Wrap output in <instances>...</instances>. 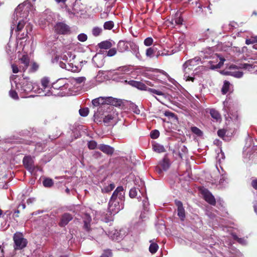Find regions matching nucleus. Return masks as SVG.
<instances>
[{
    "label": "nucleus",
    "mask_w": 257,
    "mask_h": 257,
    "mask_svg": "<svg viewBox=\"0 0 257 257\" xmlns=\"http://www.w3.org/2000/svg\"><path fill=\"white\" fill-rule=\"evenodd\" d=\"M26 36L27 35V34L29 33V32H31L32 30V26L30 24V23H29L27 25L26 27Z\"/></svg>",
    "instance_id": "obj_59"
},
{
    "label": "nucleus",
    "mask_w": 257,
    "mask_h": 257,
    "mask_svg": "<svg viewBox=\"0 0 257 257\" xmlns=\"http://www.w3.org/2000/svg\"><path fill=\"white\" fill-rule=\"evenodd\" d=\"M226 179H227V178L225 176V175L222 174L221 175V178L220 179V181H219L220 183V184H223V182L226 181Z\"/></svg>",
    "instance_id": "obj_63"
},
{
    "label": "nucleus",
    "mask_w": 257,
    "mask_h": 257,
    "mask_svg": "<svg viewBox=\"0 0 257 257\" xmlns=\"http://www.w3.org/2000/svg\"><path fill=\"white\" fill-rule=\"evenodd\" d=\"M38 69V65L37 63L34 62V63H33V64L31 66V67L29 70V71L30 72H34L36 71V70H37Z\"/></svg>",
    "instance_id": "obj_56"
},
{
    "label": "nucleus",
    "mask_w": 257,
    "mask_h": 257,
    "mask_svg": "<svg viewBox=\"0 0 257 257\" xmlns=\"http://www.w3.org/2000/svg\"><path fill=\"white\" fill-rule=\"evenodd\" d=\"M183 20L181 16V14L180 13H176L174 17V18L172 19L171 21V23L173 26H180L183 24Z\"/></svg>",
    "instance_id": "obj_19"
},
{
    "label": "nucleus",
    "mask_w": 257,
    "mask_h": 257,
    "mask_svg": "<svg viewBox=\"0 0 257 257\" xmlns=\"http://www.w3.org/2000/svg\"><path fill=\"white\" fill-rule=\"evenodd\" d=\"M251 185L253 188L257 190V179L253 180L251 182Z\"/></svg>",
    "instance_id": "obj_64"
},
{
    "label": "nucleus",
    "mask_w": 257,
    "mask_h": 257,
    "mask_svg": "<svg viewBox=\"0 0 257 257\" xmlns=\"http://www.w3.org/2000/svg\"><path fill=\"white\" fill-rule=\"evenodd\" d=\"M49 80L48 78H43L41 80L42 89H45L49 87Z\"/></svg>",
    "instance_id": "obj_38"
},
{
    "label": "nucleus",
    "mask_w": 257,
    "mask_h": 257,
    "mask_svg": "<svg viewBox=\"0 0 257 257\" xmlns=\"http://www.w3.org/2000/svg\"><path fill=\"white\" fill-rule=\"evenodd\" d=\"M109 237L112 240L119 241L123 238V236L121 235L120 232L116 229H112L108 232Z\"/></svg>",
    "instance_id": "obj_16"
},
{
    "label": "nucleus",
    "mask_w": 257,
    "mask_h": 257,
    "mask_svg": "<svg viewBox=\"0 0 257 257\" xmlns=\"http://www.w3.org/2000/svg\"><path fill=\"white\" fill-rule=\"evenodd\" d=\"M252 148L250 146H248L246 145L245 146L243 150V155L246 158H249L251 154L252 153Z\"/></svg>",
    "instance_id": "obj_33"
},
{
    "label": "nucleus",
    "mask_w": 257,
    "mask_h": 257,
    "mask_svg": "<svg viewBox=\"0 0 257 257\" xmlns=\"http://www.w3.org/2000/svg\"><path fill=\"white\" fill-rule=\"evenodd\" d=\"M147 90H148V91H149L150 92H151L152 93L156 94L158 95H164V93L162 91L155 89L147 88Z\"/></svg>",
    "instance_id": "obj_47"
},
{
    "label": "nucleus",
    "mask_w": 257,
    "mask_h": 257,
    "mask_svg": "<svg viewBox=\"0 0 257 257\" xmlns=\"http://www.w3.org/2000/svg\"><path fill=\"white\" fill-rule=\"evenodd\" d=\"M14 241V248L15 249H22L25 247L27 244V240L25 239L22 233L17 232L13 236Z\"/></svg>",
    "instance_id": "obj_5"
},
{
    "label": "nucleus",
    "mask_w": 257,
    "mask_h": 257,
    "mask_svg": "<svg viewBox=\"0 0 257 257\" xmlns=\"http://www.w3.org/2000/svg\"><path fill=\"white\" fill-rule=\"evenodd\" d=\"M170 166V162L167 155L161 161L158 165L156 167V170L159 174L162 173L163 171H167Z\"/></svg>",
    "instance_id": "obj_7"
},
{
    "label": "nucleus",
    "mask_w": 257,
    "mask_h": 257,
    "mask_svg": "<svg viewBox=\"0 0 257 257\" xmlns=\"http://www.w3.org/2000/svg\"><path fill=\"white\" fill-rule=\"evenodd\" d=\"M33 9L32 5L28 1L20 4L17 7L13 16L11 33L14 29L16 32L22 30L26 24L25 20L27 19L29 12L32 11Z\"/></svg>",
    "instance_id": "obj_1"
},
{
    "label": "nucleus",
    "mask_w": 257,
    "mask_h": 257,
    "mask_svg": "<svg viewBox=\"0 0 257 257\" xmlns=\"http://www.w3.org/2000/svg\"><path fill=\"white\" fill-rule=\"evenodd\" d=\"M98 149L108 155H111L114 152L113 148L107 145L101 144L99 146Z\"/></svg>",
    "instance_id": "obj_17"
},
{
    "label": "nucleus",
    "mask_w": 257,
    "mask_h": 257,
    "mask_svg": "<svg viewBox=\"0 0 257 257\" xmlns=\"http://www.w3.org/2000/svg\"><path fill=\"white\" fill-rule=\"evenodd\" d=\"M191 130L193 133L198 137H201L203 135V132L199 128L196 126L191 127Z\"/></svg>",
    "instance_id": "obj_37"
},
{
    "label": "nucleus",
    "mask_w": 257,
    "mask_h": 257,
    "mask_svg": "<svg viewBox=\"0 0 257 257\" xmlns=\"http://www.w3.org/2000/svg\"><path fill=\"white\" fill-rule=\"evenodd\" d=\"M232 236L234 239L237 240L239 243L241 244H245L246 243V241L245 239L243 238H239L236 234H233Z\"/></svg>",
    "instance_id": "obj_43"
},
{
    "label": "nucleus",
    "mask_w": 257,
    "mask_h": 257,
    "mask_svg": "<svg viewBox=\"0 0 257 257\" xmlns=\"http://www.w3.org/2000/svg\"><path fill=\"white\" fill-rule=\"evenodd\" d=\"M14 83L16 89L17 90L20 96L22 98L26 97L28 93L34 89L33 83L29 80V78L28 77L19 79V81L15 80Z\"/></svg>",
    "instance_id": "obj_3"
},
{
    "label": "nucleus",
    "mask_w": 257,
    "mask_h": 257,
    "mask_svg": "<svg viewBox=\"0 0 257 257\" xmlns=\"http://www.w3.org/2000/svg\"><path fill=\"white\" fill-rule=\"evenodd\" d=\"M92 104L95 106L99 107L98 111H100L105 104H110L113 106H119L121 104V101L112 97H99L94 99L92 101Z\"/></svg>",
    "instance_id": "obj_4"
},
{
    "label": "nucleus",
    "mask_w": 257,
    "mask_h": 257,
    "mask_svg": "<svg viewBox=\"0 0 257 257\" xmlns=\"http://www.w3.org/2000/svg\"><path fill=\"white\" fill-rule=\"evenodd\" d=\"M102 32V29L99 27H94L92 29V34L94 36H99Z\"/></svg>",
    "instance_id": "obj_42"
},
{
    "label": "nucleus",
    "mask_w": 257,
    "mask_h": 257,
    "mask_svg": "<svg viewBox=\"0 0 257 257\" xmlns=\"http://www.w3.org/2000/svg\"><path fill=\"white\" fill-rule=\"evenodd\" d=\"M93 156L96 158H100L101 157V153L98 151H95L93 153Z\"/></svg>",
    "instance_id": "obj_60"
},
{
    "label": "nucleus",
    "mask_w": 257,
    "mask_h": 257,
    "mask_svg": "<svg viewBox=\"0 0 257 257\" xmlns=\"http://www.w3.org/2000/svg\"><path fill=\"white\" fill-rule=\"evenodd\" d=\"M117 114L114 111H113L112 113L108 114L107 115H105L103 118V122L106 124H108L110 123L116 116Z\"/></svg>",
    "instance_id": "obj_23"
},
{
    "label": "nucleus",
    "mask_w": 257,
    "mask_h": 257,
    "mask_svg": "<svg viewBox=\"0 0 257 257\" xmlns=\"http://www.w3.org/2000/svg\"><path fill=\"white\" fill-rule=\"evenodd\" d=\"M112 256V252L111 250L106 249L104 250L100 257H111Z\"/></svg>",
    "instance_id": "obj_49"
},
{
    "label": "nucleus",
    "mask_w": 257,
    "mask_h": 257,
    "mask_svg": "<svg viewBox=\"0 0 257 257\" xmlns=\"http://www.w3.org/2000/svg\"><path fill=\"white\" fill-rule=\"evenodd\" d=\"M129 195L131 198H135L137 195V191L136 188H133L130 190Z\"/></svg>",
    "instance_id": "obj_54"
},
{
    "label": "nucleus",
    "mask_w": 257,
    "mask_h": 257,
    "mask_svg": "<svg viewBox=\"0 0 257 257\" xmlns=\"http://www.w3.org/2000/svg\"><path fill=\"white\" fill-rule=\"evenodd\" d=\"M23 164L25 167L29 171L33 170L34 165L33 161L30 157H25L23 160Z\"/></svg>",
    "instance_id": "obj_21"
},
{
    "label": "nucleus",
    "mask_w": 257,
    "mask_h": 257,
    "mask_svg": "<svg viewBox=\"0 0 257 257\" xmlns=\"http://www.w3.org/2000/svg\"><path fill=\"white\" fill-rule=\"evenodd\" d=\"M19 57L20 71L25 72L29 66L30 58L27 54H24L21 57Z\"/></svg>",
    "instance_id": "obj_8"
},
{
    "label": "nucleus",
    "mask_w": 257,
    "mask_h": 257,
    "mask_svg": "<svg viewBox=\"0 0 257 257\" xmlns=\"http://www.w3.org/2000/svg\"><path fill=\"white\" fill-rule=\"evenodd\" d=\"M117 71L118 72H115L113 74V76L118 75L119 74L122 75V74H125V73L130 71V69L127 66H124L119 67L117 69Z\"/></svg>",
    "instance_id": "obj_28"
},
{
    "label": "nucleus",
    "mask_w": 257,
    "mask_h": 257,
    "mask_svg": "<svg viewBox=\"0 0 257 257\" xmlns=\"http://www.w3.org/2000/svg\"><path fill=\"white\" fill-rule=\"evenodd\" d=\"M144 44L146 46H150L153 43V39L151 37H148L144 40Z\"/></svg>",
    "instance_id": "obj_51"
},
{
    "label": "nucleus",
    "mask_w": 257,
    "mask_h": 257,
    "mask_svg": "<svg viewBox=\"0 0 257 257\" xmlns=\"http://www.w3.org/2000/svg\"><path fill=\"white\" fill-rule=\"evenodd\" d=\"M91 221V217L87 214H85L84 217V226L87 230H89L90 227V222Z\"/></svg>",
    "instance_id": "obj_24"
},
{
    "label": "nucleus",
    "mask_w": 257,
    "mask_h": 257,
    "mask_svg": "<svg viewBox=\"0 0 257 257\" xmlns=\"http://www.w3.org/2000/svg\"><path fill=\"white\" fill-rule=\"evenodd\" d=\"M124 195L123 188L118 186L113 192L108 203V211L115 214L123 208Z\"/></svg>",
    "instance_id": "obj_2"
},
{
    "label": "nucleus",
    "mask_w": 257,
    "mask_h": 257,
    "mask_svg": "<svg viewBox=\"0 0 257 257\" xmlns=\"http://www.w3.org/2000/svg\"><path fill=\"white\" fill-rule=\"evenodd\" d=\"M159 131L155 130L151 132L150 136L152 139H156L159 137Z\"/></svg>",
    "instance_id": "obj_48"
},
{
    "label": "nucleus",
    "mask_w": 257,
    "mask_h": 257,
    "mask_svg": "<svg viewBox=\"0 0 257 257\" xmlns=\"http://www.w3.org/2000/svg\"><path fill=\"white\" fill-rule=\"evenodd\" d=\"M124 82L129 85L142 90H147V86L143 82L135 80H125Z\"/></svg>",
    "instance_id": "obj_12"
},
{
    "label": "nucleus",
    "mask_w": 257,
    "mask_h": 257,
    "mask_svg": "<svg viewBox=\"0 0 257 257\" xmlns=\"http://www.w3.org/2000/svg\"><path fill=\"white\" fill-rule=\"evenodd\" d=\"M143 198H144V199L142 200L143 206L144 207L145 211L147 212L148 211V210H147V206L149 205V202H148V198L146 196H143Z\"/></svg>",
    "instance_id": "obj_55"
},
{
    "label": "nucleus",
    "mask_w": 257,
    "mask_h": 257,
    "mask_svg": "<svg viewBox=\"0 0 257 257\" xmlns=\"http://www.w3.org/2000/svg\"><path fill=\"white\" fill-rule=\"evenodd\" d=\"M77 39L79 41L84 42L87 40V36L85 34L81 33L78 35Z\"/></svg>",
    "instance_id": "obj_45"
},
{
    "label": "nucleus",
    "mask_w": 257,
    "mask_h": 257,
    "mask_svg": "<svg viewBox=\"0 0 257 257\" xmlns=\"http://www.w3.org/2000/svg\"><path fill=\"white\" fill-rule=\"evenodd\" d=\"M202 194L204 196V199L211 205H214L216 203L215 199L212 194L207 190H203Z\"/></svg>",
    "instance_id": "obj_13"
},
{
    "label": "nucleus",
    "mask_w": 257,
    "mask_h": 257,
    "mask_svg": "<svg viewBox=\"0 0 257 257\" xmlns=\"http://www.w3.org/2000/svg\"><path fill=\"white\" fill-rule=\"evenodd\" d=\"M94 79L95 81L99 83L103 82L106 79L104 72L99 71Z\"/></svg>",
    "instance_id": "obj_22"
},
{
    "label": "nucleus",
    "mask_w": 257,
    "mask_h": 257,
    "mask_svg": "<svg viewBox=\"0 0 257 257\" xmlns=\"http://www.w3.org/2000/svg\"><path fill=\"white\" fill-rule=\"evenodd\" d=\"M154 52L155 50L154 48L152 47L149 48L146 50V55L148 57H153Z\"/></svg>",
    "instance_id": "obj_50"
},
{
    "label": "nucleus",
    "mask_w": 257,
    "mask_h": 257,
    "mask_svg": "<svg viewBox=\"0 0 257 257\" xmlns=\"http://www.w3.org/2000/svg\"><path fill=\"white\" fill-rule=\"evenodd\" d=\"M130 42L120 40L117 44V49L120 52H124L128 49Z\"/></svg>",
    "instance_id": "obj_20"
},
{
    "label": "nucleus",
    "mask_w": 257,
    "mask_h": 257,
    "mask_svg": "<svg viewBox=\"0 0 257 257\" xmlns=\"http://www.w3.org/2000/svg\"><path fill=\"white\" fill-rule=\"evenodd\" d=\"M114 26V24L112 21H108L104 23L103 27L106 30H111Z\"/></svg>",
    "instance_id": "obj_39"
},
{
    "label": "nucleus",
    "mask_w": 257,
    "mask_h": 257,
    "mask_svg": "<svg viewBox=\"0 0 257 257\" xmlns=\"http://www.w3.org/2000/svg\"><path fill=\"white\" fill-rule=\"evenodd\" d=\"M150 242L151 244L149 246V251L151 253L154 254L158 250L159 246L157 243L153 242L152 240H150Z\"/></svg>",
    "instance_id": "obj_29"
},
{
    "label": "nucleus",
    "mask_w": 257,
    "mask_h": 257,
    "mask_svg": "<svg viewBox=\"0 0 257 257\" xmlns=\"http://www.w3.org/2000/svg\"><path fill=\"white\" fill-rule=\"evenodd\" d=\"M129 46L131 47V48L134 52H137L139 51V47L133 42L130 41L128 47Z\"/></svg>",
    "instance_id": "obj_52"
},
{
    "label": "nucleus",
    "mask_w": 257,
    "mask_h": 257,
    "mask_svg": "<svg viewBox=\"0 0 257 257\" xmlns=\"http://www.w3.org/2000/svg\"><path fill=\"white\" fill-rule=\"evenodd\" d=\"M183 71L184 72V79L186 81H193L194 78L189 75L190 73L192 71L193 68L190 67L189 66H186L185 63L183 65Z\"/></svg>",
    "instance_id": "obj_15"
},
{
    "label": "nucleus",
    "mask_w": 257,
    "mask_h": 257,
    "mask_svg": "<svg viewBox=\"0 0 257 257\" xmlns=\"http://www.w3.org/2000/svg\"><path fill=\"white\" fill-rule=\"evenodd\" d=\"M165 114L167 116H169V117H174L175 116V115L174 113L170 112V111H166Z\"/></svg>",
    "instance_id": "obj_61"
},
{
    "label": "nucleus",
    "mask_w": 257,
    "mask_h": 257,
    "mask_svg": "<svg viewBox=\"0 0 257 257\" xmlns=\"http://www.w3.org/2000/svg\"><path fill=\"white\" fill-rule=\"evenodd\" d=\"M153 150L154 151L161 153L165 151V149L163 145L156 143L153 145Z\"/></svg>",
    "instance_id": "obj_27"
},
{
    "label": "nucleus",
    "mask_w": 257,
    "mask_h": 257,
    "mask_svg": "<svg viewBox=\"0 0 257 257\" xmlns=\"http://www.w3.org/2000/svg\"><path fill=\"white\" fill-rule=\"evenodd\" d=\"M16 91H17V90L16 89L15 85L12 83V89L9 91V95L12 98L15 100H18L19 99V96L18 94V92H17Z\"/></svg>",
    "instance_id": "obj_26"
},
{
    "label": "nucleus",
    "mask_w": 257,
    "mask_h": 257,
    "mask_svg": "<svg viewBox=\"0 0 257 257\" xmlns=\"http://www.w3.org/2000/svg\"><path fill=\"white\" fill-rule=\"evenodd\" d=\"M226 73L236 78H241L243 76V73L239 71H229L227 72Z\"/></svg>",
    "instance_id": "obj_34"
},
{
    "label": "nucleus",
    "mask_w": 257,
    "mask_h": 257,
    "mask_svg": "<svg viewBox=\"0 0 257 257\" xmlns=\"http://www.w3.org/2000/svg\"><path fill=\"white\" fill-rule=\"evenodd\" d=\"M98 46L100 49H107L111 47L112 44L108 41H105L99 43Z\"/></svg>",
    "instance_id": "obj_30"
},
{
    "label": "nucleus",
    "mask_w": 257,
    "mask_h": 257,
    "mask_svg": "<svg viewBox=\"0 0 257 257\" xmlns=\"http://www.w3.org/2000/svg\"><path fill=\"white\" fill-rule=\"evenodd\" d=\"M88 147L90 150H94L97 147V143L94 141H90L88 142Z\"/></svg>",
    "instance_id": "obj_44"
},
{
    "label": "nucleus",
    "mask_w": 257,
    "mask_h": 257,
    "mask_svg": "<svg viewBox=\"0 0 257 257\" xmlns=\"http://www.w3.org/2000/svg\"><path fill=\"white\" fill-rule=\"evenodd\" d=\"M53 30L57 34L67 35L71 33L70 27L63 22H58L54 26Z\"/></svg>",
    "instance_id": "obj_6"
},
{
    "label": "nucleus",
    "mask_w": 257,
    "mask_h": 257,
    "mask_svg": "<svg viewBox=\"0 0 257 257\" xmlns=\"http://www.w3.org/2000/svg\"><path fill=\"white\" fill-rule=\"evenodd\" d=\"M79 114L83 117L86 116L89 113V109L88 108H80L79 110Z\"/></svg>",
    "instance_id": "obj_40"
},
{
    "label": "nucleus",
    "mask_w": 257,
    "mask_h": 257,
    "mask_svg": "<svg viewBox=\"0 0 257 257\" xmlns=\"http://www.w3.org/2000/svg\"><path fill=\"white\" fill-rule=\"evenodd\" d=\"M115 187L113 183L109 184L107 186H104L101 188V191L103 193H108L111 191Z\"/></svg>",
    "instance_id": "obj_32"
},
{
    "label": "nucleus",
    "mask_w": 257,
    "mask_h": 257,
    "mask_svg": "<svg viewBox=\"0 0 257 257\" xmlns=\"http://www.w3.org/2000/svg\"><path fill=\"white\" fill-rule=\"evenodd\" d=\"M175 204L177 207V215L182 221L184 220L186 214L185 209L183 207L182 203L179 200H175Z\"/></svg>",
    "instance_id": "obj_10"
},
{
    "label": "nucleus",
    "mask_w": 257,
    "mask_h": 257,
    "mask_svg": "<svg viewBox=\"0 0 257 257\" xmlns=\"http://www.w3.org/2000/svg\"><path fill=\"white\" fill-rule=\"evenodd\" d=\"M200 61V58L195 57L194 59L187 61L185 62V65L189 66L190 67L193 68V67L198 65Z\"/></svg>",
    "instance_id": "obj_25"
},
{
    "label": "nucleus",
    "mask_w": 257,
    "mask_h": 257,
    "mask_svg": "<svg viewBox=\"0 0 257 257\" xmlns=\"http://www.w3.org/2000/svg\"><path fill=\"white\" fill-rule=\"evenodd\" d=\"M64 79H60L56 83H54L52 85V88L54 89H60L64 90L67 88L68 84L65 82Z\"/></svg>",
    "instance_id": "obj_11"
},
{
    "label": "nucleus",
    "mask_w": 257,
    "mask_h": 257,
    "mask_svg": "<svg viewBox=\"0 0 257 257\" xmlns=\"http://www.w3.org/2000/svg\"><path fill=\"white\" fill-rule=\"evenodd\" d=\"M12 68L13 70V72L14 73H17L19 71L20 67L18 68V66L16 65L12 64Z\"/></svg>",
    "instance_id": "obj_58"
},
{
    "label": "nucleus",
    "mask_w": 257,
    "mask_h": 257,
    "mask_svg": "<svg viewBox=\"0 0 257 257\" xmlns=\"http://www.w3.org/2000/svg\"><path fill=\"white\" fill-rule=\"evenodd\" d=\"M219 60V62L217 63L214 62L213 61H209L208 63L210 64V66L209 68L211 69H215L217 68H220L223 65L224 61L225 60L221 58L217 57V60Z\"/></svg>",
    "instance_id": "obj_18"
},
{
    "label": "nucleus",
    "mask_w": 257,
    "mask_h": 257,
    "mask_svg": "<svg viewBox=\"0 0 257 257\" xmlns=\"http://www.w3.org/2000/svg\"><path fill=\"white\" fill-rule=\"evenodd\" d=\"M74 81L78 84H82L85 82L86 78L85 77H79L74 78Z\"/></svg>",
    "instance_id": "obj_46"
},
{
    "label": "nucleus",
    "mask_w": 257,
    "mask_h": 257,
    "mask_svg": "<svg viewBox=\"0 0 257 257\" xmlns=\"http://www.w3.org/2000/svg\"><path fill=\"white\" fill-rule=\"evenodd\" d=\"M230 86V83L227 81H225L224 82L222 88V93L223 94H226L227 92L229 91V88Z\"/></svg>",
    "instance_id": "obj_35"
},
{
    "label": "nucleus",
    "mask_w": 257,
    "mask_h": 257,
    "mask_svg": "<svg viewBox=\"0 0 257 257\" xmlns=\"http://www.w3.org/2000/svg\"><path fill=\"white\" fill-rule=\"evenodd\" d=\"M116 53V50L115 48H113L111 49H110L107 52V56L109 57H112L114 55H115Z\"/></svg>",
    "instance_id": "obj_53"
},
{
    "label": "nucleus",
    "mask_w": 257,
    "mask_h": 257,
    "mask_svg": "<svg viewBox=\"0 0 257 257\" xmlns=\"http://www.w3.org/2000/svg\"><path fill=\"white\" fill-rule=\"evenodd\" d=\"M59 66L60 67H61L63 69H65V68H66V64H67V62H62L61 61H60L59 62Z\"/></svg>",
    "instance_id": "obj_62"
},
{
    "label": "nucleus",
    "mask_w": 257,
    "mask_h": 257,
    "mask_svg": "<svg viewBox=\"0 0 257 257\" xmlns=\"http://www.w3.org/2000/svg\"><path fill=\"white\" fill-rule=\"evenodd\" d=\"M65 69L70 71H75L76 70V67L74 66L72 63H67Z\"/></svg>",
    "instance_id": "obj_41"
},
{
    "label": "nucleus",
    "mask_w": 257,
    "mask_h": 257,
    "mask_svg": "<svg viewBox=\"0 0 257 257\" xmlns=\"http://www.w3.org/2000/svg\"><path fill=\"white\" fill-rule=\"evenodd\" d=\"M72 218L73 217L71 214L68 213H65L62 215L59 225L62 227L65 226Z\"/></svg>",
    "instance_id": "obj_14"
},
{
    "label": "nucleus",
    "mask_w": 257,
    "mask_h": 257,
    "mask_svg": "<svg viewBox=\"0 0 257 257\" xmlns=\"http://www.w3.org/2000/svg\"><path fill=\"white\" fill-rule=\"evenodd\" d=\"M256 62H254L253 64L243 63L240 64L238 66L237 65H231L230 68H236V69H243L247 70L249 71H252L254 70H256L257 65H256Z\"/></svg>",
    "instance_id": "obj_9"
},
{
    "label": "nucleus",
    "mask_w": 257,
    "mask_h": 257,
    "mask_svg": "<svg viewBox=\"0 0 257 257\" xmlns=\"http://www.w3.org/2000/svg\"><path fill=\"white\" fill-rule=\"evenodd\" d=\"M210 114L212 118L218 120L221 119V115L218 111L214 109H211L210 110Z\"/></svg>",
    "instance_id": "obj_31"
},
{
    "label": "nucleus",
    "mask_w": 257,
    "mask_h": 257,
    "mask_svg": "<svg viewBox=\"0 0 257 257\" xmlns=\"http://www.w3.org/2000/svg\"><path fill=\"white\" fill-rule=\"evenodd\" d=\"M255 42H257V39L256 38H253L252 39H246L245 41V43L247 45L254 44Z\"/></svg>",
    "instance_id": "obj_57"
},
{
    "label": "nucleus",
    "mask_w": 257,
    "mask_h": 257,
    "mask_svg": "<svg viewBox=\"0 0 257 257\" xmlns=\"http://www.w3.org/2000/svg\"><path fill=\"white\" fill-rule=\"evenodd\" d=\"M43 184L45 187H51L53 186L54 183L52 179L46 178L43 181Z\"/></svg>",
    "instance_id": "obj_36"
}]
</instances>
